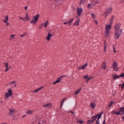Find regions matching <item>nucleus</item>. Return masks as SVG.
I'll list each match as a JSON object with an SVG mask.
<instances>
[{
	"instance_id": "8",
	"label": "nucleus",
	"mask_w": 124,
	"mask_h": 124,
	"mask_svg": "<svg viewBox=\"0 0 124 124\" xmlns=\"http://www.w3.org/2000/svg\"><path fill=\"white\" fill-rule=\"evenodd\" d=\"M103 113V111H102L100 113V114H98L96 115V118H97V116H98V117L97 118V120H96V121L99 122V119L101 117V115H102Z\"/></svg>"
},
{
	"instance_id": "22",
	"label": "nucleus",
	"mask_w": 124,
	"mask_h": 124,
	"mask_svg": "<svg viewBox=\"0 0 124 124\" xmlns=\"http://www.w3.org/2000/svg\"><path fill=\"white\" fill-rule=\"evenodd\" d=\"M117 66V63L115 62L114 61L113 64V66L116 67Z\"/></svg>"
},
{
	"instance_id": "14",
	"label": "nucleus",
	"mask_w": 124,
	"mask_h": 124,
	"mask_svg": "<svg viewBox=\"0 0 124 124\" xmlns=\"http://www.w3.org/2000/svg\"><path fill=\"white\" fill-rule=\"evenodd\" d=\"M53 36L51 34H50L49 32L48 33V36L46 37V39H47L48 41L50 40V38L51 37Z\"/></svg>"
},
{
	"instance_id": "62",
	"label": "nucleus",
	"mask_w": 124,
	"mask_h": 124,
	"mask_svg": "<svg viewBox=\"0 0 124 124\" xmlns=\"http://www.w3.org/2000/svg\"><path fill=\"white\" fill-rule=\"evenodd\" d=\"M5 23H6V25H9V23H8L7 22H6Z\"/></svg>"
},
{
	"instance_id": "38",
	"label": "nucleus",
	"mask_w": 124,
	"mask_h": 124,
	"mask_svg": "<svg viewBox=\"0 0 124 124\" xmlns=\"http://www.w3.org/2000/svg\"><path fill=\"white\" fill-rule=\"evenodd\" d=\"M92 78V77H91L88 78L86 81V82H88V81L91 78Z\"/></svg>"
},
{
	"instance_id": "58",
	"label": "nucleus",
	"mask_w": 124,
	"mask_h": 124,
	"mask_svg": "<svg viewBox=\"0 0 124 124\" xmlns=\"http://www.w3.org/2000/svg\"><path fill=\"white\" fill-rule=\"evenodd\" d=\"M113 21H110L109 25H111V24H112L113 23Z\"/></svg>"
},
{
	"instance_id": "18",
	"label": "nucleus",
	"mask_w": 124,
	"mask_h": 124,
	"mask_svg": "<svg viewBox=\"0 0 124 124\" xmlns=\"http://www.w3.org/2000/svg\"><path fill=\"white\" fill-rule=\"evenodd\" d=\"M79 20H77L74 23V25H79Z\"/></svg>"
},
{
	"instance_id": "17",
	"label": "nucleus",
	"mask_w": 124,
	"mask_h": 124,
	"mask_svg": "<svg viewBox=\"0 0 124 124\" xmlns=\"http://www.w3.org/2000/svg\"><path fill=\"white\" fill-rule=\"evenodd\" d=\"M90 105L91 107H92V108H95V104H94L93 103H91Z\"/></svg>"
},
{
	"instance_id": "5",
	"label": "nucleus",
	"mask_w": 124,
	"mask_h": 124,
	"mask_svg": "<svg viewBox=\"0 0 124 124\" xmlns=\"http://www.w3.org/2000/svg\"><path fill=\"white\" fill-rule=\"evenodd\" d=\"M66 76L65 75L61 76L60 77L58 78L57 80L53 83V84H54L57 83H59L60 81V80H62V78L63 77H64Z\"/></svg>"
},
{
	"instance_id": "1",
	"label": "nucleus",
	"mask_w": 124,
	"mask_h": 124,
	"mask_svg": "<svg viewBox=\"0 0 124 124\" xmlns=\"http://www.w3.org/2000/svg\"><path fill=\"white\" fill-rule=\"evenodd\" d=\"M12 94L13 93L12 91L9 89L8 91V92L6 93L4 95L5 96H6L5 99L6 100L9 98V97H10V96L12 95Z\"/></svg>"
},
{
	"instance_id": "19",
	"label": "nucleus",
	"mask_w": 124,
	"mask_h": 124,
	"mask_svg": "<svg viewBox=\"0 0 124 124\" xmlns=\"http://www.w3.org/2000/svg\"><path fill=\"white\" fill-rule=\"evenodd\" d=\"M43 87H39L35 90L33 91L34 92H37L39 90H40L41 89H42Z\"/></svg>"
},
{
	"instance_id": "11",
	"label": "nucleus",
	"mask_w": 124,
	"mask_h": 124,
	"mask_svg": "<svg viewBox=\"0 0 124 124\" xmlns=\"http://www.w3.org/2000/svg\"><path fill=\"white\" fill-rule=\"evenodd\" d=\"M52 104L51 103H47L46 104H44L43 105V107H44L46 108V107H51Z\"/></svg>"
},
{
	"instance_id": "63",
	"label": "nucleus",
	"mask_w": 124,
	"mask_h": 124,
	"mask_svg": "<svg viewBox=\"0 0 124 124\" xmlns=\"http://www.w3.org/2000/svg\"><path fill=\"white\" fill-rule=\"evenodd\" d=\"M102 124H105V120H104V121L103 122Z\"/></svg>"
},
{
	"instance_id": "10",
	"label": "nucleus",
	"mask_w": 124,
	"mask_h": 124,
	"mask_svg": "<svg viewBox=\"0 0 124 124\" xmlns=\"http://www.w3.org/2000/svg\"><path fill=\"white\" fill-rule=\"evenodd\" d=\"M88 64L87 63H86L84 65H83L81 66H79L78 69V70H79L80 69H85L84 67H86L87 66Z\"/></svg>"
},
{
	"instance_id": "60",
	"label": "nucleus",
	"mask_w": 124,
	"mask_h": 124,
	"mask_svg": "<svg viewBox=\"0 0 124 124\" xmlns=\"http://www.w3.org/2000/svg\"><path fill=\"white\" fill-rule=\"evenodd\" d=\"M104 15H104V16L105 18L107 17V15H107V14H105ZM103 15L104 16V15Z\"/></svg>"
},
{
	"instance_id": "57",
	"label": "nucleus",
	"mask_w": 124,
	"mask_h": 124,
	"mask_svg": "<svg viewBox=\"0 0 124 124\" xmlns=\"http://www.w3.org/2000/svg\"><path fill=\"white\" fill-rule=\"evenodd\" d=\"M19 18L22 20H23V21H25V19L24 18H22L21 17H20Z\"/></svg>"
},
{
	"instance_id": "53",
	"label": "nucleus",
	"mask_w": 124,
	"mask_h": 124,
	"mask_svg": "<svg viewBox=\"0 0 124 124\" xmlns=\"http://www.w3.org/2000/svg\"><path fill=\"white\" fill-rule=\"evenodd\" d=\"M83 3V0H81L80 2V4L81 5Z\"/></svg>"
},
{
	"instance_id": "45",
	"label": "nucleus",
	"mask_w": 124,
	"mask_h": 124,
	"mask_svg": "<svg viewBox=\"0 0 124 124\" xmlns=\"http://www.w3.org/2000/svg\"><path fill=\"white\" fill-rule=\"evenodd\" d=\"M107 47V46H105V44H104V51L105 52L106 51V48Z\"/></svg>"
},
{
	"instance_id": "44",
	"label": "nucleus",
	"mask_w": 124,
	"mask_h": 124,
	"mask_svg": "<svg viewBox=\"0 0 124 124\" xmlns=\"http://www.w3.org/2000/svg\"><path fill=\"white\" fill-rule=\"evenodd\" d=\"M116 67H115L113 66L112 68L114 69V70H115L117 71V70Z\"/></svg>"
},
{
	"instance_id": "61",
	"label": "nucleus",
	"mask_w": 124,
	"mask_h": 124,
	"mask_svg": "<svg viewBox=\"0 0 124 124\" xmlns=\"http://www.w3.org/2000/svg\"><path fill=\"white\" fill-rule=\"evenodd\" d=\"M99 122H98V121H96V124H99Z\"/></svg>"
},
{
	"instance_id": "52",
	"label": "nucleus",
	"mask_w": 124,
	"mask_h": 124,
	"mask_svg": "<svg viewBox=\"0 0 124 124\" xmlns=\"http://www.w3.org/2000/svg\"><path fill=\"white\" fill-rule=\"evenodd\" d=\"M113 50L114 51V53H115L116 52V51L115 48H114V46H113Z\"/></svg>"
},
{
	"instance_id": "15",
	"label": "nucleus",
	"mask_w": 124,
	"mask_h": 124,
	"mask_svg": "<svg viewBox=\"0 0 124 124\" xmlns=\"http://www.w3.org/2000/svg\"><path fill=\"white\" fill-rule=\"evenodd\" d=\"M111 26L110 25H106V30L109 31V30L111 29Z\"/></svg>"
},
{
	"instance_id": "36",
	"label": "nucleus",
	"mask_w": 124,
	"mask_h": 124,
	"mask_svg": "<svg viewBox=\"0 0 124 124\" xmlns=\"http://www.w3.org/2000/svg\"><path fill=\"white\" fill-rule=\"evenodd\" d=\"M120 77H124V73H123L121 74H120L119 76Z\"/></svg>"
},
{
	"instance_id": "20",
	"label": "nucleus",
	"mask_w": 124,
	"mask_h": 124,
	"mask_svg": "<svg viewBox=\"0 0 124 124\" xmlns=\"http://www.w3.org/2000/svg\"><path fill=\"white\" fill-rule=\"evenodd\" d=\"M81 89V88H80L79 89L77 90L74 93V94L75 95H77L78 94L79 92V91Z\"/></svg>"
},
{
	"instance_id": "31",
	"label": "nucleus",
	"mask_w": 124,
	"mask_h": 124,
	"mask_svg": "<svg viewBox=\"0 0 124 124\" xmlns=\"http://www.w3.org/2000/svg\"><path fill=\"white\" fill-rule=\"evenodd\" d=\"M91 16H92V17L93 18H95V16L93 13H92V14Z\"/></svg>"
},
{
	"instance_id": "30",
	"label": "nucleus",
	"mask_w": 124,
	"mask_h": 124,
	"mask_svg": "<svg viewBox=\"0 0 124 124\" xmlns=\"http://www.w3.org/2000/svg\"><path fill=\"white\" fill-rule=\"evenodd\" d=\"M114 103L112 101H111L109 103V105H108V107H110L111 105Z\"/></svg>"
},
{
	"instance_id": "26",
	"label": "nucleus",
	"mask_w": 124,
	"mask_h": 124,
	"mask_svg": "<svg viewBox=\"0 0 124 124\" xmlns=\"http://www.w3.org/2000/svg\"><path fill=\"white\" fill-rule=\"evenodd\" d=\"M103 69H105L106 68V63L103 62Z\"/></svg>"
},
{
	"instance_id": "35",
	"label": "nucleus",
	"mask_w": 124,
	"mask_h": 124,
	"mask_svg": "<svg viewBox=\"0 0 124 124\" xmlns=\"http://www.w3.org/2000/svg\"><path fill=\"white\" fill-rule=\"evenodd\" d=\"M91 5H92L90 3L87 6V7L89 9H90L91 7V6H91Z\"/></svg>"
},
{
	"instance_id": "12",
	"label": "nucleus",
	"mask_w": 124,
	"mask_h": 124,
	"mask_svg": "<svg viewBox=\"0 0 124 124\" xmlns=\"http://www.w3.org/2000/svg\"><path fill=\"white\" fill-rule=\"evenodd\" d=\"M33 112V110H27L26 112V113L27 114H32Z\"/></svg>"
},
{
	"instance_id": "13",
	"label": "nucleus",
	"mask_w": 124,
	"mask_h": 124,
	"mask_svg": "<svg viewBox=\"0 0 124 124\" xmlns=\"http://www.w3.org/2000/svg\"><path fill=\"white\" fill-rule=\"evenodd\" d=\"M112 75L113 76H114L113 77V80L117 78H118L120 77L119 76H118L115 73L113 74Z\"/></svg>"
},
{
	"instance_id": "4",
	"label": "nucleus",
	"mask_w": 124,
	"mask_h": 124,
	"mask_svg": "<svg viewBox=\"0 0 124 124\" xmlns=\"http://www.w3.org/2000/svg\"><path fill=\"white\" fill-rule=\"evenodd\" d=\"M39 17V14H37L36 16L35 17V18L33 19L32 21H31L30 23H34L33 24L35 23L36 22L38 21V20Z\"/></svg>"
},
{
	"instance_id": "37",
	"label": "nucleus",
	"mask_w": 124,
	"mask_h": 124,
	"mask_svg": "<svg viewBox=\"0 0 124 124\" xmlns=\"http://www.w3.org/2000/svg\"><path fill=\"white\" fill-rule=\"evenodd\" d=\"M114 18V16L113 15H112V17L110 19V21H113V19Z\"/></svg>"
},
{
	"instance_id": "32",
	"label": "nucleus",
	"mask_w": 124,
	"mask_h": 124,
	"mask_svg": "<svg viewBox=\"0 0 124 124\" xmlns=\"http://www.w3.org/2000/svg\"><path fill=\"white\" fill-rule=\"evenodd\" d=\"M98 0L96 1L95 3H94L92 4V5H93V6H94L97 3H99V2L98 1Z\"/></svg>"
},
{
	"instance_id": "50",
	"label": "nucleus",
	"mask_w": 124,
	"mask_h": 124,
	"mask_svg": "<svg viewBox=\"0 0 124 124\" xmlns=\"http://www.w3.org/2000/svg\"><path fill=\"white\" fill-rule=\"evenodd\" d=\"M88 77V75L86 76H85V77H84V78L85 79H86V78H87Z\"/></svg>"
},
{
	"instance_id": "28",
	"label": "nucleus",
	"mask_w": 124,
	"mask_h": 124,
	"mask_svg": "<svg viewBox=\"0 0 124 124\" xmlns=\"http://www.w3.org/2000/svg\"><path fill=\"white\" fill-rule=\"evenodd\" d=\"M28 16L27 15V14H26V15L25 19L26 20H29L30 19V18L28 17Z\"/></svg>"
},
{
	"instance_id": "34",
	"label": "nucleus",
	"mask_w": 124,
	"mask_h": 124,
	"mask_svg": "<svg viewBox=\"0 0 124 124\" xmlns=\"http://www.w3.org/2000/svg\"><path fill=\"white\" fill-rule=\"evenodd\" d=\"M27 34L26 32H25L23 35H20V36L22 37H23L24 36H25V35H26Z\"/></svg>"
},
{
	"instance_id": "23",
	"label": "nucleus",
	"mask_w": 124,
	"mask_h": 124,
	"mask_svg": "<svg viewBox=\"0 0 124 124\" xmlns=\"http://www.w3.org/2000/svg\"><path fill=\"white\" fill-rule=\"evenodd\" d=\"M109 31H108L106 30V31L105 32V33L104 35H105V36H106L107 37V36L108 35V33H108Z\"/></svg>"
},
{
	"instance_id": "3",
	"label": "nucleus",
	"mask_w": 124,
	"mask_h": 124,
	"mask_svg": "<svg viewBox=\"0 0 124 124\" xmlns=\"http://www.w3.org/2000/svg\"><path fill=\"white\" fill-rule=\"evenodd\" d=\"M112 11V9L111 8H107L105 11V12L102 15H104L105 14L108 15Z\"/></svg>"
},
{
	"instance_id": "64",
	"label": "nucleus",
	"mask_w": 124,
	"mask_h": 124,
	"mask_svg": "<svg viewBox=\"0 0 124 124\" xmlns=\"http://www.w3.org/2000/svg\"><path fill=\"white\" fill-rule=\"evenodd\" d=\"M24 8L25 9V10H26L27 9V6H25Z\"/></svg>"
},
{
	"instance_id": "40",
	"label": "nucleus",
	"mask_w": 124,
	"mask_h": 124,
	"mask_svg": "<svg viewBox=\"0 0 124 124\" xmlns=\"http://www.w3.org/2000/svg\"><path fill=\"white\" fill-rule=\"evenodd\" d=\"M91 118H93V119H96V115L95 116H93L91 117Z\"/></svg>"
},
{
	"instance_id": "21",
	"label": "nucleus",
	"mask_w": 124,
	"mask_h": 124,
	"mask_svg": "<svg viewBox=\"0 0 124 124\" xmlns=\"http://www.w3.org/2000/svg\"><path fill=\"white\" fill-rule=\"evenodd\" d=\"M8 19V16H6L5 18V20H3L4 22H7Z\"/></svg>"
},
{
	"instance_id": "56",
	"label": "nucleus",
	"mask_w": 124,
	"mask_h": 124,
	"mask_svg": "<svg viewBox=\"0 0 124 124\" xmlns=\"http://www.w3.org/2000/svg\"><path fill=\"white\" fill-rule=\"evenodd\" d=\"M67 98V97H65L62 100V101H64Z\"/></svg>"
},
{
	"instance_id": "42",
	"label": "nucleus",
	"mask_w": 124,
	"mask_h": 124,
	"mask_svg": "<svg viewBox=\"0 0 124 124\" xmlns=\"http://www.w3.org/2000/svg\"><path fill=\"white\" fill-rule=\"evenodd\" d=\"M116 67H115L113 66L112 68L114 69V70H115L117 71V70Z\"/></svg>"
},
{
	"instance_id": "24",
	"label": "nucleus",
	"mask_w": 124,
	"mask_h": 124,
	"mask_svg": "<svg viewBox=\"0 0 124 124\" xmlns=\"http://www.w3.org/2000/svg\"><path fill=\"white\" fill-rule=\"evenodd\" d=\"M74 18H72L70 20V21H68L69 23V25L71 24L72 22L74 20Z\"/></svg>"
},
{
	"instance_id": "7",
	"label": "nucleus",
	"mask_w": 124,
	"mask_h": 124,
	"mask_svg": "<svg viewBox=\"0 0 124 124\" xmlns=\"http://www.w3.org/2000/svg\"><path fill=\"white\" fill-rule=\"evenodd\" d=\"M9 113H8V114L10 116H12L13 114H15V111L14 109L12 110L9 109Z\"/></svg>"
},
{
	"instance_id": "27",
	"label": "nucleus",
	"mask_w": 124,
	"mask_h": 124,
	"mask_svg": "<svg viewBox=\"0 0 124 124\" xmlns=\"http://www.w3.org/2000/svg\"><path fill=\"white\" fill-rule=\"evenodd\" d=\"M4 64L5 65V66L6 67L7 69L9 67L8 66V63L6 62V63H5Z\"/></svg>"
},
{
	"instance_id": "16",
	"label": "nucleus",
	"mask_w": 124,
	"mask_h": 124,
	"mask_svg": "<svg viewBox=\"0 0 124 124\" xmlns=\"http://www.w3.org/2000/svg\"><path fill=\"white\" fill-rule=\"evenodd\" d=\"M118 110L119 111L121 112H124V107H122L120 108L119 110Z\"/></svg>"
},
{
	"instance_id": "47",
	"label": "nucleus",
	"mask_w": 124,
	"mask_h": 124,
	"mask_svg": "<svg viewBox=\"0 0 124 124\" xmlns=\"http://www.w3.org/2000/svg\"><path fill=\"white\" fill-rule=\"evenodd\" d=\"M124 87V83H123L121 87V88L122 89H123Z\"/></svg>"
},
{
	"instance_id": "33",
	"label": "nucleus",
	"mask_w": 124,
	"mask_h": 124,
	"mask_svg": "<svg viewBox=\"0 0 124 124\" xmlns=\"http://www.w3.org/2000/svg\"><path fill=\"white\" fill-rule=\"evenodd\" d=\"M48 21H47V22L46 23H42L43 24H43L44 25V26L46 28V27L47 23H48Z\"/></svg>"
},
{
	"instance_id": "51",
	"label": "nucleus",
	"mask_w": 124,
	"mask_h": 124,
	"mask_svg": "<svg viewBox=\"0 0 124 124\" xmlns=\"http://www.w3.org/2000/svg\"><path fill=\"white\" fill-rule=\"evenodd\" d=\"M68 23L69 24V22H65L63 24H68Z\"/></svg>"
},
{
	"instance_id": "55",
	"label": "nucleus",
	"mask_w": 124,
	"mask_h": 124,
	"mask_svg": "<svg viewBox=\"0 0 124 124\" xmlns=\"http://www.w3.org/2000/svg\"><path fill=\"white\" fill-rule=\"evenodd\" d=\"M10 68V67H9L8 68V69H7L5 70V71L6 72Z\"/></svg>"
},
{
	"instance_id": "59",
	"label": "nucleus",
	"mask_w": 124,
	"mask_h": 124,
	"mask_svg": "<svg viewBox=\"0 0 124 124\" xmlns=\"http://www.w3.org/2000/svg\"><path fill=\"white\" fill-rule=\"evenodd\" d=\"M122 119L123 121H124V116H122Z\"/></svg>"
},
{
	"instance_id": "29",
	"label": "nucleus",
	"mask_w": 124,
	"mask_h": 124,
	"mask_svg": "<svg viewBox=\"0 0 124 124\" xmlns=\"http://www.w3.org/2000/svg\"><path fill=\"white\" fill-rule=\"evenodd\" d=\"M91 120H88L87 121V124H91Z\"/></svg>"
},
{
	"instance_id": "49",
	"label": "nucleus",
	"mask_w": 124,
	"mask_h": 124,
	"mask_svg": "<svg viewBox=\"0 0 124 124\" xmlns=\"http://www.w3.org/2000/svg\"><path fill=\"white\" fill-rule=\"evenodd\" d=\"M70 113H72V114L74 115H75V114L74 113V112H73L71 110L70 111V112H69Z\"/></svg>"
},
{
	"instance_id": "2",
	"label": "nucleus",
	"mask_w": 124,
	"mask_h": 124,
	"mask_svg": "<svg viewBox=\"0 0 124 124\" xmlns=\"http://www.w3.org/2000/svg\"><path fill=\"white\" fill-rule=\"evenodd\" d=\"M122 32V30L121 29L119 30L118 31H116L115 34V38L116 39H117L119 38V36L121 35V33Z\"/></svg>"
},
{
	"instance_id": "9",
	"label": "nucleus",
	"mask_w": 124,
	"mask_h": 124,
	"mask_svg": "<svg viewBox=\"0 0 124 124\" xmlns=\"http://www.w3.org/2000/svg\"><path fill=\"white\" fill-rule=\"evenodd\" d=\"M121 26V24L120 23L117 24H116L115 25V28L116 31H118L119 29V27Z\"/></svg>"
},
{
	"instance_id": "25",
	"label": "nucleus",
	"mask_w": 124,
	"mask_h": 124,
	"mask_svg": "<svg viewBox=\"0 0 124 124\" xmlns=\"http://www.w3.org/2000/svg\"><path fill=\"white\" fill-rule=\"evenodd\" d=\"M112 112L113 113L116 114V115H120V113L118 112H115L113 111H112Z\"/></svg>"
},
{
	"instance_id": "54",
	"label": "nucleus",
	"mask_w": 124,
	"mask_h": 124,
	"mask_svg": "<svg viewBox=\"0 0 124 124\" xmlns=\"http://www.w3.org/2000/svg\"><path fill=\"white\" fill-rule=\"evenodd\" d=\"M40 25H41V26H39V28L40 29H41L42 28V26L43 25V24H41Z\"/></svg>"
},
{
	"instance_id": "41",
	"label": "nucleus",
	"mask_w": 124,
	"mask_h": 124,
	"mask_svg": "<svg viewBox=\"0 0 124 124\" xmlns=\"http://www.w3.org/2000/svg\"><path fill=\"white\" fill-rule=\"evenodd\" d=\"M116 67H115L113 66L112 68L114 69V70H115L117 71V70Z\"/></svg>"
},
{
	"instance_id": "48",
	"label": "nucleus",
	"mask_w": 124,
	"mask_h": 124,
	"mask_svg": "<svg viewBox=\"0 0 124 124\" xmlns=\"http://www.w3.org/2000/svg\"><path fill=\"white\" fill-rule=\"evenodd\" d=\"M16 81H11L10 82V84H13L16 82Z\"/></svg>"
},
{
	"instance_id": "43",
	"label": "nucleus",
	"mask_w": 124,
	"mask_h": 124,
	"mask_svg": "<svg viewBox=\"0 0 124 124\" xmlns=\"http://www.w3.org/2000/svg\"><path fill=\"white\" fill-rule=\"evenodd\" d=\"M116 67H115L113 66L112 68L114 69V70H115L117 71V70Z\"/></svg>"
},
{
	"instance_id": "39",
	"label": "nucleus",
	"mask_w": 124,
	"mask_h": 124,
	"mask_svg": "<svg viewBox=\"0 0 124 124\" xmlns=\"http://www.w3.org/2000/svg\"><path fill=\"white\" fill-rule=\"evenodd\" d=\"M83 122L82 120L81 121H78V123H80V124H82Z\"/></svg>"
},
{
	"instance_id": "6",
	"label": "nucleus",
	"mask_w": 124,
	"mask_h": 124,
	"mask_svg": "<svg viewBox=\"0 0 124 124\" xmlns=\"http://www.w3.org/2000/svg\"><path fill=\"white\" fill-rule=\"evenodd\" d=\"M83 10V9L81 8H78L77 9V14L79 16L82 13Z\"/></svg>"
},
{
	"instance_id": "46",
	"label": "nucleus",
	"mask_w": 124,
	"mask_h": 124,
	"mask_svg": "<svg viewBox=\"0 0 124 124\" xmlns=\"http://www.w3.org/2000/svg\"><path fill=\"white\" fill-rule=\"evenodd\" d=\"M96 119H93V120H92V119H91V123H93V122H94V121Z\"/></svg>"
}]
</instances>
